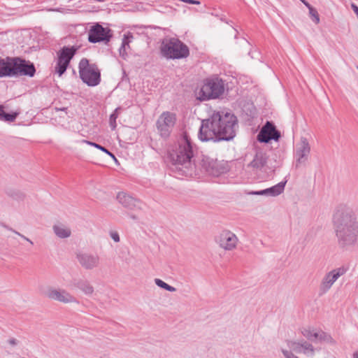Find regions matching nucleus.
Returning <instances> with one entry per match:
<instances>
[{
	"mask_svg": "<svg viewBox=\"0 0 358 358\" xmlns=\"http://www.w3.org/2000/svg\"><path fill=\"white\" fill-rule=\"evenodd\" d=\"M67 110V108H56V110H62V111H65Z\"/></svg>",
	"mask_w": 358,
	"mask_h": 358,
	"instance_id": "nucleus-44",
	"label": "nucleus"
},
{
	"mask_svg": "<svg viewBox=\"0 0 358 358\" xmlns=\"http://www.w3.org/2000/svg\"><path fill=\"white\" fill-rule=\"evenodd\" d=\"M13 78L28 76L32 78L36 73L34 64L20 57H13Z\"/></svg>",
	"mask_w": 358,
	"mask_h": 358,
	"instance_id": "nucleus-7",
	"label": "nucleus"
},
{
	"mask_svg": "<svg viewBox=\"0 0 358 358\" xmlns=\"http://www.w3.org/2000/svg\"><path fill=\"white\" fill-rule=\"evenodd\" d=\"M117 199L124 208L129 210H141L143 203L125 192H120L117 196Z\"/></svg>",
	"mask_w": 358,
	"mask_h": 358,
	"instance_id": "nucleus-17",
	"label": "nucleus"
},
{
	"mask_svg": "<svg viewBox=\"0 0 358 358\" xmlns=\"http://www.w3.org/2000/svg\"><path fill=\"white\" fill-rule=\"evenodd\" d=\"M40 292L43 296L61 303H78L77 299L65 289H57L51 287H48L47 289L41 288L40 289Z\"/></svg>",
	"mask_w": 358,
	"mask_h": 358,
	"instance_id": "nucleus-10",
	"label": "nucleus"
},
{
	"mask_svg": "<svg viewBox=\"0 0 358 358\" xmlns=\"http://www.w3.org/2000/svg\"><path fill=\"white\" fill-rule=\"evenodd\" d=\"M287 181H281L277 185L272 186L271 187L258 190V191H251L248 192V194L251 195H258V196H277L283 192L285 189V187Z\"/></svg>",
	"mask_w": 358,
	"mask_h": 358,
	"instance_id": "nucleus-19",
	"label": "nucleus"
},
{
	"mask_svg": "<svg viewBox=\"0 0 358 358\" xmlns=\"http://www.w3.org/2000/svg\"><path fill=\"white\" fill-rule=\"evenodd\" d=\"M13 57H0V78H13Z\"/></svg>",
	"mask_w": 358,
	"mask_h": 358,
	"instance_id": "nucleus-22",
	"label": "nucleus"
},
{
	"mask_svg": "<svg viewBox=\"0 0 358 358\" xmlns=\"http://www.w3.org/2000/svg\"><path fill=\"white\" fill-rule=\"evenodd\" d=\"M112 37L111 29L108 27H103L98 23L92 26L88 31V41L92 43L100 42L108 43Z\"/></svg>",
	"mask_w": 358,
	"mask_h": 358,
	"instance_id": "nucleus-9",
	"label": "nucleus"
},
{
	"mask_svg": "<svg viewBox=\"0 0 358 358\" xmlns=\"http://www.w3.org/2000/svg\"><path fill=\"white\" fill-rule=\"evenodd\" d=\"M76 259L80 266L86 270H92L100 264V258L96 254L79 252L76 254Z\"/></svg>",
	"mask_w": 358,
	"mask_h": 358,
	"instance_id": "nucleus-14",
	"label": "nucleus"
},
{
	"mask_svg": "<svg viewBox=\"0 0 358 358\" xmlns=\"http://www.w3.org/2000/svg\"><path fill=\"white\" fill-rule=\"evenodd\" d=\"M53 229L55 234L61 238H68L71 236V230L62 226L55 225Z\"/></svg>",
	"mask_w": 358,
	"mask_h": 358,
	"instance_id": "nucleus-26",
	"label": "nucleus"
},
{
	"mask_svg": "<svg viewBox=\"0 0 358 358\" xmlns=\"http://www.w3.org/2000/svg\"><path fill=\"white\" fill-rule=\"evenodd\" d=\"M155 282L158 287H159L160 288H162L166 291H169L171 292H173L176 291V289L175 287L168 285L167 283H166L161 279L155 278Z\"/></svg>",
	"mask_w": 358,
	"mask_h": 358,
	"instance_id": "nucleus-31",
	"label": "nucleus"
},
{
	"mask_svg": "<svg viewBox=\"0 0 358 358\" xmlns=\"http://www.w3.org/2000/svg\"><path fill=\"white\" fill-rule=\"evenodd\" d=\"M353 358H358V352L356 351L353 353Z\"/></svg>",
	"mask_w": 358,
	"mask_h": 358,
	"instance_id": "nucleus-45",
	"label": "nucleus"
},
{
	"mask_svg": "<svg viewBox=\"0 0 358 358\" xmlns=\"http://www.w3.org/2000/svg\"><path fill=\"white\" fill-rule=\"evenodd\" d=\"M129 42H130V41L129 40V38L124 35V36L122 39V43L121 46H123V47L128 46L129 47Z\"/></svg>",
	"mask_w": 358,
	"mask_h": 358,
	"instance_id": "nucleus-38",
	"label": "nucleus"
},
{
	"mask_svg": "<svg viewBox=\"0 0 358 358\" xmlns=\"http://www.w3.org/2000/svg\"><path fill=\"white\" fill-rule=\"evenodd\" d=\"M129 217H130L132 220H137V219H138L137 216H136V215H134V214H130V215H129Z\"/></svg>",
	"mask_w": 358,
	"mask_h": 358,
	"instance_id": "nucleus-43",
	"label": "nucleus"
},
{
	"mask_svg": "<svg viewBox=\"0 0 358 358\" xmlns=\"http://www.w3.org/2000/svg\"><path fill=\"white\" fill-rule=\"evenodd\" d=\"M180 1L182 2H185V3H190V4H195V5L200 4V1H199L197 0H180Z\"/></svg>",
	"mask_w": 358,
	"mask_h": 358,
	"instance_id": "nucleus-39",
	"label": "nucleus"
},
{
	"mask_svg": "<svg viewBox=\"0 0 358 358\" xmlns=\"http://www.w3.org/2000/svg\"><path fill=\"white\" fill-rule=\"evenodd\" d=\"M310 152V147L308 140L302 137L301 142L296 145V150L295 152L296 167L298 168L301 165H304L308 159V155Z\"/></svg>",
	"mask_w": 358,
	"mask_h": 358,
	"instance_id": "nucleus-15",
	"label": "nucleus"
},
{
	"mask_svg": "<svg viewBox=\"0 0 358 358\" xmlns=\"http://www.w3.org/2000/svg\"><path fill=\"white\" fill-rule=\"evenodd\" d=\"M8 343L10 345H11L15 346V345H17L18 341H17V339H15V338H10V339L8 341Z\"/></svg>",
	"mask_w": 358,
	"mask_h": 358,
	"instance_id": "nucleus-40",
	"label": "nucleus"
},
{
	"mask_svg": "<svg viewBox=\"0 0 358 358\" xmlns=\"http://www.w3.org/2000/svg\"><path fill=\"white\" fill-rule=\"evenodd\" d=\"M110 236L116 243L120 242V236L117 231H111L110 232Z\"/></svg>",
	"mask_w": 358,
	"mask_h": 358,
	"instance_id": "nucleus-35",
	"label": "nucleus"
},
{
	"mask_svg": "<svg viewBox=\"0 0 358 358\" xmlns=\"http://www.w3.org/2000/svg\"><path fill=\"white\" fill-rule=\"evenodd\" d=\"M194 157L193 143L189 135L184 132L178 141V146L169 154L173 166L181 176L192 174L194 167L192 159Z\"/></svg>",
	"mask_w": 358,
	"mask_h": 358,
	"instance_id": "nucleus-3",
	"label": "nucleus"
},
{
	"mask_svg": "<svg viewBox=\"0 0 358 358\" xmlns=\"http://www.w3.org/2000/svg\"><path fill=\"white\" fill-rule=\"evenodd\" d=\"M280 136V132L276 129L274 123L266 121L257 134V139L260 143H268L271 140L278 141Z\"/></svg>",
	"mask_w": 358,
	"mask_h": 358,
	"instance_id": "nucleus-12",
	"label": "nucleus"
},
{
	"mask_svg": "<svg viewBox=\"0 0 358 358\" xmlns=\"http://www.w3.org/2000/svg\"><path fill=\"white\" fill-rule=\"evenodd\" d=\"M347 271V268L341 266L328 272L322 280L319 294L321 296L327 293L338 278L344 275Z\"/></svg>",
	"mask_w": 358,
	"mask_h": 358,
	"instance_id": "nucleus-11",
	"label": "nucleus"
},
{
	"mask_svg": "<svg viewBox=\"0 0 358 358\" xmlns=\"http://www.w3.org/2000/svg\"><path fill=\"white\" fill-rule=\"evenodd\" d=\"M309 10V14L311 17H313V20L316 23L318 24L320 22V17L318 13L317 10L313 8L312 6L308 8Z\"/></svg>",
	"mask_w": 358,
	"mask_h": 358,
	"instance_id": "nucleus-33",
	"label": "nucleus"
},
{
	"mask_svg": "<svg viewBox=\"0 0 358 358\" xmlns=\"http://www.w3.org/2000/svg\"><path fill=\"white\" fill-rule=\"evenodd\" d=\"M317 340L320 341H325L327 343H334V339L332 338L331 335H329L324 331H321L319 333Z\"/></svg>",
	"mask_w": 358,
	"mask_h": 358,
	"instance_id": "nucleus-32",
	"label": "nucleus"
},
{
	"mask_svg": "<svg viewBox=\"0 0 358 358\" xmlns=\"http://www.w3.org/2000/svg\"><path fill=\"white\" fill-rule=\"evenodd\" d=\"M237 122L236 116L231 113L214 111L208 119L202 120L199 138L201 141H231L236 136Z\"/></svg>",
	"mask_w": 358,
	"mask_h": 358,
	"instance_id": "nucleus-1",
	"label": "nucleus"
},
{
	"mask_svg": "<svg viewBox=\"0 0 358 358\" xmlns=\"http://www.w3.org/2000/svg\"><path fill=\"white\" fill-rule=\"evenodd\" d=\"M120 55L123 58L125 59V57L127 55L126 52V47L121 46L119 49Z\"/></svg>",
	"mask_w": 358,
	"mask_h": 358,
	"instance_id": "nucleus-37",
	"label": "nucleus"
},
{
	"mask_svg": "<svg viewBox=\"0 0 358 358\" xmlns=\"http://www.w3.org/2000/svg\"><path fill=\"white\" fill-rule=\"evenodd\" d=\"M20 113L13 112V113H6L4 110V107L2 105H0V120L4 122H12L15 120L17 117L18 116Z\"/></svg>",
	"mask_w": 358,
	"mask_h": 358,
	"instance_id": "nucleus-24",
	"label": "nucleus"
},
{
	"mask_svg": "<svg viewBox=\"0 0 358 358\" xmlns=\"http://www.w3.org/2000/svg\"><path fill=\"white\" fill-rule=\"evenodd\" d=\"M289 348L296 353H303L308 355H314L315 348L312 344L305 340L299 341H289Z\"/></svg>",
	"mask_w": 358,
	"mask_h": 358,
	"instance_id": "nucleus-18",
	"label": "nucleus"
},
{
	"mask_svg": "<svg viewBox=\"0 0 358 358\" xmlns=\"http://www.w3.org/2000/svg\"><path fill=\"white\" fill-rule=\"evenodd\" d=\"M203 166L210 175L218 176L228 171L226 164L217 160H203Z\"/></svg>",
	"mask_w": 358,
	"mask_h": 358,
	"instance_id": "nucleus-16",
	"label": "nucleus"
},
{
	"mask_svg": "<svg viewBox=\"0 0 358 358\" xmlns=\"http://www.w3.org/2000/svg\"><path fill=\"white\" fill-rule=\"evenodd\" d=\"M6 194L10 197L17 201H22L25 198V194L20 190L15 189H8Z\"/></svg>",
	"mask_w": 358,
	"mask_h": 358,
	"instance_id": "nucleus-28",
	"label": "nucleus"
},
{
	"mask_svg": "<svg viewBox=\"0 0 358 358\" xmlns=\"http://www.w3.org/2000/svg\"><path fill=\"white\" fill-rule=\"evenodd\" d=\"M74 285L87 295H90L94 292L93 286L87 280H79L75 282Z\"/></svg>",
	"mask_w": 358,
	"mask_h": 358,
	"instance_id": "nucleus-23",
	"label": "nucleus"
},
{
	"mask_svg": "<svg viewBox=\"0 0 358 358\" xmlns=\"http://www.w3.org/2000/svg\"><path fill=\"white\" fill-rule=\"evenodd\" d=\"M301 334L308 340L315 342L317 341L319 333L314 331L311 328H303L301 329Z\"/></svg>",
	"mask_w": 358,
	"mask_h": 358,
	"instance_id": "nucleus-25",
	"label": "nucleus"
},
{
	"mask_svg": "<svg viewBox=\"0 0 358 358\" xmlns=\"http://www.w3.org/2000/svg\"><path fill=\"white\" fill-rule=\"evenodd\" d=\"M80 78L88 86L94 87L101 82V73L96 64H90L87 58H83L78 64Z\"/></svg>",
	"mask_w": 358,
	"mask_h": 358,
	"instance_id": "nucleus-6",
	"label": "nucleus"
},
{
	"mask_svg": "<svg viewBox=\"0 0 358 358\" xmlns=\"http://www.w3.org/2000/svg\"><path fill=\"white\" fill-rule=\"evenodd\" d=\"M176 115L173 113L163 112L157 120L156 126L162 138H168L176 124Z\"/></svg>",
	"mask_w": 358,
	"mask_h": 358,
	"instance_id": "nucleus-8",
	"label": "nucleus"
},
{
	"mask_svg": "<svg viewBox=\"0 0 358 358\" xmlns=\"http://www.w3.org/2000/svg\"><path fill=\"white\" fill-rule=\"evenodd\" d=\"M282 352L286 358H299L292 351L287 350H282Z\"/></svg>",
	"mask_w": 358,
	"mask_h": 358,
	"instance_id": "nucleus-34",
	"label": "nucleus"
},
{
	"mask_svg": "<svg viewBox=\"0 0 358 358\" xmlns=\"http://www.w3.org/2000/svg\"><path fill=\"white\" fill-rule=\"evenodd\" d=\"M121 110V107H117L110 115L109 124L112 130H115L117 127L116 120L118 117V110Z\"/></svg>",
	"mask_w": 358,
	"mask_h": 358,
	"instance_id": "nucleus-30",
	"label": "nucleus"
},
{
	"mask_svg": "<svg viewBox=\"0 0 358 358\" xmlns=\"http://www.w3.org/2000/svg\"><path fill=\"white\" fill-rule=\"evenodd\" d=\"M162 56L167 59H180L189 55L186 44L177 38H165L160 46Z\"/></svg>",
	"mask_w": 358,
	"mask_h": 358,
	"instance_id": "nucleus-4",
	"label": "nucleus"
},
{
	"mask_svg": "<svg viewBox=\"0 0 358 358\" xmlns=\"http://www.w3.org/2000/svg\"><path fill=\"white\" fill-rule=\"evenodd\" d=\"M268 159V156L267 153L261 149H258L256 150L254 158L248 164V166L254 169L261 170L266 165Z\"/></svg>",
	"mask_w": 358,
	"mask_h": 358,
	"instance_id": "nucleus-20",
	"label": "nucleus"
},
{
	"mask_svg": "<svg viewBox=\"0 0 358 358\" xmlns=\"http://www.w3.org/2000/svg\"><path fill=\"white\" fill-rule=\"evenodd\" d=\"M307 8L310 7V4L306 0H300Z\"/></svg>",
	"mask_w": 358,
	"mask_h": 358,
	"instance_id": "nucleus-42",
	"label": "nucleus"
},
{
	"mask_svg": "<svg viewBox=\"0 0 358 358\" xmlns=\"http://www.w3.org/2000/svg\"><path fill=\"white\" fill-rule=\"evenodd\" d=\"M332 222L340 248H347L358 244V220L352 208L344 204L338 206Z\"/></svg>",
	"mask_w": 358,
	"mask_h": 358,
	"instance_id": "nucleus-2",
	"label": "nucleus"
},
{
	"mask_svg": "<svg viewBox=\"0 0 358 358\" xmlns=\"http://www.w3.org/2000/svg\"><path fill=\"white\" fill-rule=\"evenodd\" d=\"M69 64L57 59L56 66L55 67V71L56 73L59 75V76H62L66 71Z\"/></svg>",
	"mask_w": 358,
	"mask_h": 358,
	"instance_id": "nucleus-29",
	"label": "nucleus"
},
{
	"mask_svg": "<svg viewBox=\"0 0 358 358\" xmlns=\"http://www.w3.org/2000/svg\"><path fill=\"white\" fill-rule=\"evenodd\" d=\"M8 229L12 231L13 232H14L15 234H17L18 236H20L21 238H22L24 240H26L27 241H28L29 243H30L31 245H33V242L28 238H27L26 236H24V235L21 234L20 233L16 231L15 230L11 229V228H8L7 227Z\"/></svg>",
	"mask_w": 358,
	"mask_h": 358,
	"instance_id": "nucleus-36",
	"label": "nucleus"
},
{
	"mask_svg": "<svg viewBox=\"0 0 358 358\" xmlns=\"http://www.w3.org/2000/svg\"><path fill=\"white\" fill-rule=\"evenodd\" d=\"M351 8H352V9L353 10V11L355 12V13L357 15V16L358 17V6L355 3H352L351 4Z\"/></svg>",
	"mask_w": 358,
	"mask_h": 358,
	"instance_id": "nucleus-41",
	"label": "nucleus"
},
{
	"mask_svg": "<svg viewBox=\"0 0 358 358\" xmlns=\"http://www.w3.org/2000/svg\"><path fill=\"white\" fill-rule=\"evenodd\" d=\"M224 90V83L222 79L213 78L206 79L202 87L196 90L197 99L201 101L214 99L220 97Z\"/></svg>",
	"mask_w": 358,
	"mask_h": 358,
	"instance_id": "nucleus-5",
	"label": "nucleus"
},
{
	"mask_svg": "<svg viewBox=\"0 0 358 358\" xmlns=\"http://www.w3.org/2000/svg\"><path fill=\"white\" fill-rule=\"evenodd\" d=\"M215 241L224 250H232L236 247L238 238L231 231L224 230L215 236Z\"/></svg>",
	"mask_w": 358,
	"mask_h": 358,
	"instance_id": "nucleus-13",
	"label": "nucleus"
},
{
	"mask_svg": "<svg viewBox=\"0 0 358 358\" xmlns=\"http://www.w3.org/2000/svg\"><path fill=\"white\" fill-rule=\"evenodd\" d=\"M357 69H358V67H357Z\"/></svg>",
	"mask_w": 358,
	"mask_h": 358,
	"instance_id": "nucleus-46",
	"label": "nucleus"
},
{
	"mask_svg": "<svg viewBox=\"0 0 358 358\" xmlns=\"http://www.w3.org/2000/svg\"><path fill=\"white\" fill-rule=\"evenodd\" d=\"M83 143H86V144H87L89 145H91L92 147H94V148L100 150L101 151L103 152L104 153L107 154L110 157H112L113 159L116 160L115 155L113 153H112L110 150H108L104 146H102L101 145H100L99 143H96L92 142V141H87V140H83Z\"/></svg>",
	"mask_w": 358,
	"mask_h": 358,
	"instance_id": "nucleus-27",
	"label": "nucleus"
},
{
	"mask_svg": "<svg viewBox=\"0 0 358 358\" xmlns=\"http://www.w3.org/2000/svg\"><path fill=\"white\" fill-rule=\"evenodd\" d=\"M79 46H64L57 52V59L70 64L71 60L76 54Z\"/></svg>",
	"mask_w": 358,
	"mask_h": 358,
	"instance_id": "nucleus-21",
	"label": "nucleus"
}]
</instances>
